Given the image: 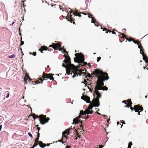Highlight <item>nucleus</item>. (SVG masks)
<instances>
[{
    "mask_svg": "<svg viewBox=\"0 0 148 148\" xmlns=\"http://www.w3.org/2000/svg\"><path fill=\"white\" fill-rule=\"evenodd\" d=\"M78 55V54L77 53H75V56H77Z\"/></svg>",
    "mask_w": 148,
    "mask_h": 148,
    "instance_id": "nucleus-43",
    "label": "nucleus"
},
{
    "mask_svg": "<svg viewBox=\"0 0 148 148\" xmlns=\"http://www.w3.org/2000/svg\"><path fill=\"white\" fill-rule=\"evenodd\" d=\"M101 59V58L100 57H98L97 58V62H98Z\"/></svg>",
    "mask_w": 148,
    "mask_h": 148,
    "instance_id": "nucleus-26",
    "label": "nucleus"
},
{
    "mask_svg": "<svg viewBox=\"0 0 148 148\" xmlns=\"http://www.w3.org/2000/svg\"><path fill=\"white\" fill-rule=\"evenodd\" d=\"M72 15H71L70 16V17H68L67 18V20L68 21L71 22V23H72V22L73 21V18L71 17Z\"/></svg>",
    "mask_w": 148,
    "mask_h": 148,
    "instance_id": "nucleus-19",
    "label": "nucleus"
},
{
    "mask_svg": "<svg viewBox=\"0 0 148 148\" xmlns=\"http://www.w3.org/2000/svg\"><path fill=\"white\" fill-rule=\"evenodd\" d=\"M81 13V14H84L85 15H86L87 14H86L85 13H84V12H81V13Z\"/></svg>",
    "mask_w": 148,
    "mask_h": 148,
    "instance_id": "nucleus-37",
    "label": "nucleus"
},
{
    "mask_svg": "<svg viewBox=\"0 0 148 148\" xmlns=\"http://www.w3.org/2000/svg\"><path fill=\"white\" fill-rule=\"evenodd\" d=\"M138 115H140V113H139V112H139L138 111Z\"/></svg>",
    "mask_w": 148,
    "mask_h": 148,
    "instance_id": "nucleus-49",
    "label": "nucleus"
},
{
    "mask_svg": "<svg viewBox=\"0 0 148 148\" xmlns=\"http://www.w3.org/2000/svg\"><path fill=\"white\" fill-rule=\"evenodd\" d=\"M62 143H64V142L62 141Z\"/></svg>",
    "mask_w": 148,
    "mask_h": 148,
    "instance_id": "nucleus-57",
    "label": "nucleus"
},
{
    "mask_svg": "<svg viewBox=\"0 0 148 148\" xmlns=\"http://www.w3.org/2000/svg\"><path fill=\"white\" fill-rule=\"evenodd\" d=\"M38 143H36L35 142V143H34V145H33L34 147H36L37 146V145L38 144Z\"/></svg>",
    "mask_w": 148,
    "mask_h": 148,
    "instance_id": "nucleus-25",
    "label": "nucleus"
},
{
    "mask_svg": "<svg viewBox=\"0 0 148 148\" xmlns=\"http://www.w3.org/2000/svg\"><path fill=\"white\" fill-rule=\"evenodd\" d=\"M40 80L41 81V82L43 81V80H42V79H41Z\"/></svg>",
    "mask_w": 148,
    "mask_h": 148,
    "instance_id": "nucleus-56",
    "label": "nucleus"
},
{
    "mask_svg": "<svg viewBox=\"0 0 148 148\" xmlns=\"http://www.w3.org/2000/svg\"><path fill=\"white\" fill-rule=\"evenodd\" d=\"M38 143L40 147L42 148H44L46 146V145L45 144H44L41 141H40Z\"/></svg>",
    "mask_w": 148,
    "mask_h": 148,
    "instance_id": "nucleus-13",
    "label": "nucleus"
},
{
    "mask_svg": "<svg viewBox=\"0 0 148 148\" xmlns=\"http://www.w3.org/2000/svg\"><path fill=\"white\" fill-rule=\"evenodd\" d=\"M147 95L145 96V98H147Z\"/></svg>",
    "mask_w": 148,
    "mask_h": 148,
    "instance_id": "nucleus-53",
    "label": "nucleus"
},
{
    "mask_svg": "<svg viewBox=\"0 0 148 148\" xmlns=\"http://www.w3.org/2000/svg\"><path fill=\"white\" fill-rule=\"evenodd\" d=\"M16 56L14 54H12L10 56L8 57L9 58H14Z\"/></svg>",
    "mask_w": 148,
    "mask_h": 148,
    "instance_id": "nucleus-22",
    "label": "nucleus"
},
{
    "mask_svg": "<svg viewBox=\"0 0 148 148\" xmlns=\"http://www.w3.org/2000/svg\"><path fill=\"white\" fill-rule=\"evenodd\" d=\"M112 34H116V33L114 32H112Z\"/></svg>",
    "mask_w": 148,
    "mask_h": 148,
    "instance_id": "nucleus-46",
    "label": "nucleus"
},
{
    "mask_svg": "<svg viewBox=\"0 0 148 148\" xmlns=\"http://www.w3.org/2000/svg\"><path fill=\"white\" fill-rule=\"evenodd\" d=\"M137 45H138V47L139 49H140V53L141 54H142L143 57V60H145V62L146 63H148V58L147 56L143 53V50L141 45H139L138 43H137ZM147 69L148 70V68H147Z\"/></svg>",
    "mask_w": 148,
    "mask_h": 148,
    "instance_id": "nucleus-5",
    "label": "nucleus"
},
{
    "mask_svg": "<svg viewBox=\"0 0 148 148\" xmlns=\"http://www.w3.org/2000/svg\"><path fill=\"white\" fill-rule=\"evenodd\" d=\"M146 67L145 66L144 67V69H145Z\"/></svg>",
    "mask_w": 148,
    "mask_h": 148,
    "instance_id": "nucleus-55",
    "label": "nucleus"
},
{
    "mask_svg": "<svg viewBox=\"0 0 148 148\" xmlns=\"http://www.w3.org/2000/svg\"><path fill=\"white\" fill-rule=\"evenodd\" d=\"M122 126V125L121 126V128Z\"/></svg>",
    "mask_w": 148,
    "mask_h": 148,
    "instance_id": "nucleus-62",
    "label": "nucleus"
},
{
    "mask_svg": "<svg viewBox=\"0 0 148 148\" xmlns=\"http://www.w3.org/2000/svg\"><path fill=\"white\" fill-rule=\"evenodd\" d=\"M29 76L26 74L24 78V82L25 84H27V80L29 79Z\"/></svg>",
    "mask_w": 148,
    "mask_h": 148,
    "instance_id": "nucleus-14",
    "label": "nucleus"
},
{
    "mask_svg": "<svg viewBox=\"0 0 148 148\" xmlns=\"http://www.w3.org/2000/svg\"><path fill=\"white\" fill-rule=\"evenodd\" d=\"M102 115L104 117V116H107L106 115H104V114H103V115Z\"/></svg>",
    "mask_w": 148,
    "mask_h": 148,
    "instance_id": "nucleus-47",
    "label": "nucleus"
},
{
    "mask_svg": "<svg viewBox=\"0 0 148 148\" xmlns=\"http://www.w3.org/2000/svg\"><path fill=\"white\" fill-rule=\"evenodd\" d=\"M78 137H79V136H78Z\"/></svg>",
    "mask_w": 148,
    "mask_h": 148,
    "instance_id": "nucleus-64",
    "label": "nucleus"
},
{
    "mask_svg": "<svg viewBox=\"0 0 148 148\" xmlns=\"http://www.w3.org/2000/svg\"><path fill=\"white\" fill-rule=\"evenodd\" d=\"M40 137L39 133L38 132L37 134V137L35 139V142L36 143H38L40 141H39V138Z\"/></svg>",
    "mask_w": 148,
    "mask_h": 148,
    "instance_id": "nucleus-18",
    "label": "nucleus"
},
{
    "mask_svg": "<svg viewBox=\"0 0 148 148\" xmlns=\"http://www.w3.org/2000/svg\"><path fill=\"white\" fill-rule=\"evenodd\" d=\"M40 128H38V130H40Z\"/></svg>",
    "mask_w": 148,
    "mask_h": 148,
    "instance_id": "nucleus-54",
    "label": "nucleus"
},
{
    "mask_svg": "<svg viewBox=\"0 0 148 148\" xmlns=\"http://www.w3.org/2000/svg\"><path fill=\"white\" fill-rule=\"evenodd\" d=\"M24 96H23V99H24Z\"/></svg>",
    "mask_w": 148,
    "mask_h": 148,
    "instance_id": "nucleus-63",
    "label": "nucleus"
},
{
    "mask_svg": "<svg viewBox=\"0 0 148 148\" xmlns=\"http://www.w3.org/2000/svg\"><path fill=\"white\" fill-rule=\"evenodd\" d=\"M39 50L40 51V52H41V53H43V50H41L40 49H39Z\"/></svg>",
    "mask_w": 148,
    "mask_h": 148,
    "instance_id": "nucleus-42",
    "label": "nucleus"
},
{
    "mask_svg": "<svg viewBox=\"0 0 148 148\" xmlns=\"http://www.w3.org/2000/svg\"><path fill=\"white\" fill-rule=\"evenodd\" d=\"M75 13L73 12V10H71V12H70V14H74V16H79V17L81 16V15H80L77 14V12H78V10H77L76 9L75 10Z\"/></svg>",
    "mask_w": 148,
    "mask_h": 148,
    "instance_id": "nucleus-12",
    "label": "nucleus"
},
{
    "mask_svg": "<svg viewBox=\"0 0 148 148\" xmlns=\"http://www.w3.org/2000/svg\"><path fill=\"white\" fill-rule=\"evenodd\" d=\"M88 88L89 89L90 91L91 92H92V91L93 90V89H92L91 88H90L89 87Z\"/></svg>",
    "mask_w": 148,
    "mask_h": 148,
    "instance_id": "nucleus-33",
    "label": "nucleus"
},
{
    "mask_svg": "<svg viewBox=\"0 0 148 148\" xmlns=\"http://www.w3.org/2000/svg\"><path fill=\"white\" fill-rule=\"evenodd\" d=\"M64 57H65V58L66 59V56L65 55H64Z\"/></svg>",
    "mask_w": 148,
    "mask_h": 148,
    "instance_id": "nucleus-52",
    "label": "nucleus"
},
{
    "mask_svg": "<svg viewBox=\"0 0 148 148\" xmlns=\"http://www.w3.org/2000/svg\"><path fill=\"white\" fill-rule=\"evenodd\" d=\"M19 35H20L21 36V34L20 33L19 34Z\"/></svg>",
    "mask_w": 148,
    "mask_h": 148,
    "instance_id": "nucleus-60",
    "label": "nucleus"
},
{
    "mask_svg": "<svg viewBox=\"0 0 148 148\" xmlns=\"http://www.w3.org/2000/svg\"><path fill=\"white\" fill-rule=\"evenodd\" d=\"M89 117V116L87 115V116H86V119H87Z\"/></svg>",
    "mask_w": 148,
    "mask_h": 148,
    "instance_id": "nucleus-45",
    "label": "nucleus"
},
{
    "mask_svg": "<svg viewBox=\"0 0 148 148\" xmlns=\"http://www.w3.org/2000/svg\"><path fill=\"white\" fill-rule=\"evenodd\" d=\"M121 35L122 36V38H125L128 41H129L130 42L132 40L130 39H128L126 37V36L124 34H121Z\"/></svg>",
    "mask_w": 148,
    "mask_h": 148,
    "instance_id": "nucleus-17",
    "label": "nucleus"
},
{
    "mask_svg": "<svg viewBox=\"0 0 148 148\" xmlns=\"http://www.w3.org/2000/svg\"><path fill=\"white\" fill-rule=\"evenodd\" d=\"M110 121V119H107V122L108 123H110V122H109V121Z\"/></svg>",
    "mask_w": 148,
    "mask_h": 148,
    "instance_id": "nucleus-30",
    "label": "nucleus"
},
{
    "mask_svg": "<svg viewBox=\"0 0 148 148\" xmlns=\"http://www.w3.org/2000/svg\"><path fill=\"white\" fill-rule=\"evenodd\" d=\"M82 118V117H81L80 116H78L77 118H75L73 120V124H76L78 123L79 122H81V123L82 122V120L81 119V118Z\"/></svg>",
    "mask_w": 148,
    "mask_h": 148,
    "instance_id": "nucleus-8",
    "label": "nucleus"
},
{
    "mask_svg": "<svg viewBox=\"0 0 148 148\" xmlns=\"http://www.w3.org/2000/svg\"><path fill=\"white\" fill-rule=\"evenodd\" d=\"M92 15H90V14H89L88 15V17L90 18H91V17H90V16H91Z\"/></svg>",
    "mask_w": 148,
    "mask_h": 148,
    "instance_id": "nucleus-35",
    "label": "nucleus"
},
{
    "mask_svg": "<svg viewBox=\"0 0 148 148\" xmlns=\"http://www.w3.org/2000/svg\"><path fill=\"white\" fill-rule=\"evenodd\" d=\"M23 44H24V42L23 41H21V45H22Z\"/></svg>",
    "mask_w": 148,
    "mask_h": 148,
    "instance_id": "nucleus-29",
    "label": "nucleus"
},
{
    "mask_svg": "<svg viewBox=\"0 0 148 148\" xmlns=\"http://www.w3.org/2000/svg\"><path fill=\"white\" fill-rule=\"evenodd\" d=\"M15 23V22H12L11 23V25L12 26L13 24L14 23Z\"/></svg>",
    "mask_w": 148,
    "mask_h": 148,
    "instance_id": "nucleus-41",
    "label": "nucleus"
},
{
    "mask_svg": "<svg viewBox=\"0 0 148 148\" xmlns=\"http://www.w3.org/2000/svg\"><path fill=\"white\" fill-rule=\"evenodd\" d=\"M117 125H118L119 124V121H118L117 122Z\"/></svg>",
    "mask_w": 148,
    "mask_h": 148,
    "instance_id": "nucleus-50",
    "label": "nucleus"
},
{
    "mask_svg": "<svg viewBox=\"0 0 148 148\" xmlns=\"http://www.w3.org/2000/svg\"><path fill=\"white\" fill-rule=\"evenodd\" d=\"M70 146H67L65 148H70Z\"/></svg>",
    "mask_w": 148,
    "mask_h": 148,
    "instance_id": "nucleus-36",
    "label": "nucleus"
},
{
    "mask_svg": "<svg viewBox=\"0 0 148 148\" xmlns=\"http://www.w3.org/2000/svg\"><path fill=\"white\" fill-rule=\"evenodd\" d=\"M2 126L1 125H0V131H1L2 128Z\"/></svg>",
    "mask_w": 148,
    "mask_h": 148,
    "instance_id": "nucleus-38",
    "label": "nucleus"
},
{
    "mask_svg": "<svg viewBox=\"0 0 148 148\" xmlns=\"http://www.w3.org/2000/svg\"><path fill=\"white\" fill-rule=\"evenodd\" d=\"M34 116L33 117L34 119H36V117L39 118V121H40V123L42 125L48 122L49 119V118H47L46 116H44L42 114H41L39 116L38 115H35V114H33L32 116Z\"/></svg>",
    "mask_w": 148,
    "mask_h": 148,
    "instance_id": "nucleus-3",
    "label": "nucleus"
},
{
    "mask_svg": "<svg viewBox=\"0 0 148 148\" xmlns=\"http://www.w3.org/2000/svg\"><path fill=\"white\" fill-rule=\"evenodd\" d=\"M111 32V31H109V32H110V33Z\"/></svg>",
    "mask_w": 148,
    "mask_h": 148,
    "instance_id": "nucleus-61",
    "label": "nucleus"
},
{
    "mask_svg": "<svg viewBox=\"0 0 148 148\" xmlns=\"http://www.w3.org/2000/svg\"><path fill=\"white\" fill-rule=\"evenodd\" d=\"M72 129L71 128H70L69 129H68L67 130H66L65 131H64L62 132V138L63 137H64L65 138H66V139H67V137L66 136V135H69V131L71 129Z\"/></svg>",
    "mask_w": 148,
    "mask_h": 148,
    "instance_id": "nucleus-9",
    "label": "nucleus"
},
{
    "mask_svg": "<svg viewBox=\"0 0 148 148\" xmlns=\"http://www.w3.org/2000/svg\"><path fill=\"white\" fill-rule=\"evenodd\" d=\"M30 54H32L34 55V56L36 55V52H34L32 53H30Z\"/></svg>",
    "mask_w": 148,
    "mask_h": 148,
    "instance_id": "nucleus-24",
    "label": "nucleus"
},
{
    "mask_svg": "<svg viewBox=\"0 0 148 148\" xmlns=\"http://www.w3.org/2000/svg\"><path fill=\"white\" fill-rule=\"evenodd\" d=\"M9 93H8V95L6 96V98H8L9 97Z\"/></svg>",
    "mask_w": 148,
    "mask_h": 148,
    "instance_id": "nucleus-40",
    "label": "nucleus"
},
{
    "mask_svg": "<svg viewBox=\"0 0 148 148\" xmlns=\"http://www.w3.org/2000/svg\"><path fill=\"white\" fill-rule=\"evenodd\" d=\"M28 135L30 137H32V134L30 132L28 133Z\"/></svg>",
    "mask_w": 148,
    "mask_h": 148,
    "instance_id": "nucleus-27",
    "label": "nucleus"
},
{
    "mask_svg": "<svg viewBox=\"0 0 148 148\" xmlns=\"http://www.w3.org/2000/svg\"><path fill=\"white\" fill-rule=\"evenodd\" d=\"M92 106H90V105H89L88 108L86 109H88L90 112H92V110H91V111H90V110H92Z\"/></svg>",
    "mask_w": 148,
    "mask_h": 148,
    "instance_id": "nucleus-21",
    "label": "nucleus"
},
{
    "mask_svg": "<svg viewBox=\"0 0 148 148\" xmlns=\"http://www.w3.org/2000/svg\"><path fill=\"white\" fill-rule=\"evenodd\" d=\"M81 99H82L83 100H84L87 103H89V102H88L86 101V99L83 96H82L81 97Z\"/></svg>",
    "mask_w": 148,
    "mask_h": 148,
    "instance_id": "nucleus-23",
    "label": "nucleus"
},
{
    "mask_svg": "<svg viewBox=\"0 0 148 148\" xmlns=\"http://www.w3.org/2000/svg\"><path fill=\"white\" fill-rule=\"evenodd\" d=\"M123 103H124L125 104H127V103L125 102V101H122Z\"/></svg>",
    "mask_w": 148,
    "mask_h": 148,
    "instance_id": "nucleus-31",
    "label": "nucleus"
},
{
    "mask_svg": "<svg viewBox=\"0 0 148 148\" xmlns=\"http://www.w3.org/2000/svg\"><path fill=\"white\" fill-rule=\"evenodd\" d=\"M127 148H131V147L130 146H128V147Z\"/></svg>",
    "mask_w": 148,
    "mask_h": 148,
    "instance_id": "nucleus-48",
    "label": "nucleus"
},
{
    "mask_svg": "<svg viewBox=\"0 0 148 148\" xmlns=\"http://www.w3.org/2000/svg\"><path fill=\"white\" fill-rule=\"evenodd\" d=\"M54 74H50V75H48L44 73H43V80H47V79H50V80H52L53 81L54 79V78L53 77V75H54Z\"/></svg>",
    "mask_w": 148,
    "mask_h": 148,
    "instance_id": "nucleus-6",
    "label": "nucleus"
},
{
    "mask_svg": "<svg viewBox=\"0 0 148 148\" xmlns=\"http://www.w3.org/2000/svg\"><path fill=\"white\" fill-rule=\"evenodd\" d=\"M132 145V143L131 142H130L128 144V146H130L131 147V146Z\"/></svg>",
    "mask_w": 148,
    "mask_h": 148,
    "instance_id": "nucleus-28",
    "label": "nucleus"
},
{
    "mask_svg": "<svg viewBox=\"0 0 148 148\" xmlns=\"http://www.w3.org/2000/svg\"><path fill=\"white\" fill-rule=\"evenodd\" d=\"M95 74L96 76L98 79V81L96 82L97 84L95 85L93 90L94 92L97 95V97L99 98L101 97V93L98 91L99 90H108V88L106 86H103L104 84L103 82L106 80H107L109 79L108 77V75L106 73H104L102 71L96 69H95Z\"/></svg>",
    "mask_w": 148,
    "mask_h": 148,
    "instance_id": "nucleus-1",
    "label": "nucleus"
},
{
    "mask_svg": "<svg viewBox=\"0 0 148 148\" xmlns=\"http://www.w3.org/2000/svg\"><path fill=\"white\" fill-rule=\"evenodd\" d=\"M92 114V112H90L88 109H86L84 111H81L80 112V115H83L84 114Z\"/></svg>",
    "mask_w": 148,
    "mask_h": 148,
    "instance_id": "nucleus-10",
    "label": "nucleus"
},
{
    "mask_svg": "<svg viewBox=\"0 0 148 148\" xmlns=\"http://www.w3.org/2000/svg\"><path fill=\"white\" fill-rule=\"evenodd\" d=\"M119 41H120V42H122L121 41V40H120Z\"/></svg>",
    "mask_w": 148,
    "mask_h": 148,
    "instance_id": "nucleus-59",
    "label": "nucleus"
},
{
    "mask_svg": "<svg viewBox=\"0 0 148 148\" xmlns=\"http://www.w3.org/2000/svg\"><path fill=\"white\" fill-rule=\"evenodd\" d=\"M127 103L130 105L129 106L127 105L126 106H125V107H127L128 108H129L130 107H131V105L132 104V103L130 100H127Z\"/></svg>",
    "mask_w": 148,
    "mask_h": 148,
    "instance_id": "nucleus-15",
    "label": "nucleus"
},
{
    "mask_svg": "<svg viewBox=\"0 0 148 148\" xmlns=\"http://www.w3.org/2000/svg\"><path fill=\"white\" fill-rule=\"evenodd\" d=\"M95 54H96V53H93V54L95 55Z\"/></svg>",
    "mask_w": 148,
    "mask_h": 148,
    "instance_id": "nucleus-58",
    "label": "nucleus"
},
{
    "mask_svg": "<svg viewBox=\"0 0 148 148\" xmlns=\"http://www.w3.org/2000/svg\"><path fill=\"white\" fill-rule=\"evenodd\" d=\"M133 42H134V43L135 44H137L138 43L137 42L135 41H133Z\"/></svg>",
    "mask_w": 148,
    "mask_h": 148,
    "instance_id": "nucleus-39",
    "label": "nucleus"
},
{
    "mask_svg": "<svg viewBox=\"0 0 148 148\" xmlns=\"http://www.w3.org/2000/svg\"><path fill=\"white\" fill-rule=\"evenodd\" d=\"M29 81H31V80H32L30 78H29Z\"/></svg>",
    "mask_w": 148,
    "mask_h": 148,
    "instance_id": "nucleus-51",
    "label": "nucleus"
},
{
    "mask_svg": "<svg viewBox=\"0 0 148 148\" xmlns=\"http://www.w3.org/2000/svg\"><path fill=\"white\" fill-rule=\"evenodd\" d=\"M49 47H52L55 49H59L60 51L63 50L64 53H67V52L65 49H64L63 47L60 48L61 45L60 44L58 43H53L52 44V45H50Z\"/></svg>",
    "mask_w": 148,
    "mask_h": 148,
    "instance_id": "nucleus-4",
    "label": "nucleus"
},
{
    "mask_svg": "<svg viewBox=\"0 0 148 148\" xmlns=\"http://www.w3.org/2000/svg\"><path fill=\"white\" fill-rule=\"evenodd\" d=\"M93 103L95 105L94 107H99V99H93Z\"/></svg>",
    "mask_w": 148,
    "mask_h": 148,
    "instance_id": "nucleus-11",
    "label": "nucleus"
},
{
    "mask_svg": "<svg viewBox=\"0 0 148 148\" xmlns=\"http://www.w3.org/2000/svg\"><path fill=\"white\" fill-rule=\"evenodd\" d=\"M80 58L82 62H84V56L83 55H81Z\"/></svg>",
    "mask_w": 148,
    "mask_h": 148,
    "instance_id": "nucleus-20",
    "label": "nucleus"
},
{
    "mask_svg": "<svg viewBox=\"0 0 148 148\" xmlns=\"http://www.w3.org/2000/svg\"><path fill=\"white\" fill-rule=\"evenodd\" d=\"M63 62L65 63V64H66L65 65L64 63H63L62 66L63 67L66 68V70L67 71V74L69 75L68 73L67 70H68L70 72L73 73L72 77H74L76 76H78V73L79 72V69L76 68L75 66L73 64H71L70 62V58L68 57V58L66 60L64 59L63 61Z\"/></svg>",
    "mask_w": 148,
    "mask_h": 148,
    "instance_id": "nucleus-2",
    "label": "nucleus"
},
{
    "mask_svg": "<svg viewBox=\"0 0 148 148\" xmlns=\"http://www.w3.org/2000/svg\"><path fill=\"white\" fill-rule=\"evenodd\" d=\"M50 145V144H47V146L48 147Z\"/></svg>",
    "mask_w": 148,
    "mask_h": 148,
    "instance_id": "nucleus-44",
    "label": "nucleus"
},
{
    "mask_svg": "<svg viewBox=\"0 0 148 148\" xmlns=\"http://www.w3.org/2000/svg\"><path fill=\"white\" fill-rule=\"evenodd\" d=\"M96 113H97V114H98L99 115H101L100 113L98 112H96Z\"/></svg>",
    "mask_w": 148,
    "mask_h": 148,
    "instance_id": "nucleus-34",
    "label": "nucleus"
},
{
    "mask_svg": "<svg viewBox=\"0 0 148 148\" xmlns=\"http://www.w3.org/2000/svg\"><path fill=\"white\" fill-rule=\"evenodd\" d=\"M130 109L131 110H133V109L136 112H138V111L140 110L141 111H142L143 109L142 107L140 106L139 105L135 106L134 108L131 107Z\"/></svg>",
    "mask_w": 148,
    "mask_h": 148,
    "instance_id": "nucleus-7",
    "label": "nucleus"
},
{
    "mask_svg": "<svg viewBox=\"0 0 148 148\" xmlns=\"http://www.w3.org/2000/svg\"><path fill=\"white\" fill-rule=\"evenodd\" d=\"M97 23L96 21L95 20V19L94 17L92 18V21H91V23H94V24L96 26L98 27V25H96L95 24V23Z\"/></svg>",
    "mask_w": 148,
    "mask_h": 148,
    "instance_id": "nucleus-16",
    "label": "nucleus"
},
{
    "mask_svg": "<svg viewBox=\"0 0 148 148\" xmlns=\"http://www.w3.org/2000/svg\"><path fill=\"white\" fill-rule=\"evenodd\" d=\"M103 147V145H99V148H102Z\"/></svg>",
    "mask_w": 148,
    "mask_h": 148,
    "instance_id": "nucleus-32",
    "label": "nucleus"
}]
</instances>
